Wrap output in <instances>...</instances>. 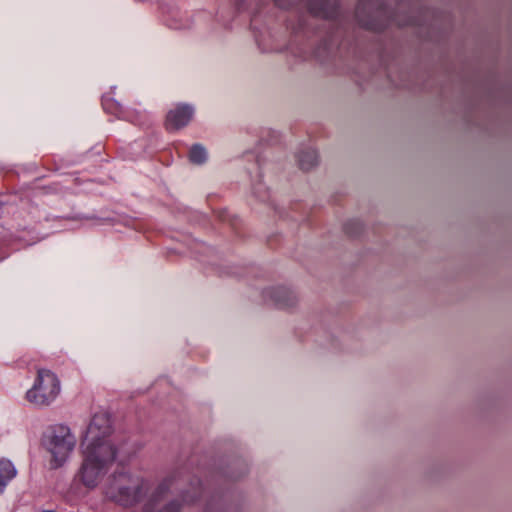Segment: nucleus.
<instances>
[{"label": "nucleus", "instance_id": "12", "mask_svg": "<svg viewBox=\"0 0 512 512\" xmlns=\"http://www.w3.org/2000/svg\"><path fill=\"white\" fill-rule=\"evenodd\" d=\"M298 163L302 170L308 171L318 164V155L315 150L303 151L298 156Z\"/></svg>", "mask_w": 512, "mask_h": 512}, {"label": "nucleus", "instance_id": "15", "mask_svg": "<svg viewBox=\"0 0 512 512\" xmlns=\"http://www.w3.org/2000/svg\"><path fill=\"white\" fill-rule=\"evenodd\" d=\"M198 495V491L196 489H194V492H193V496L190 497L189 499H186L184 498V502L185 503H190V502H193L195 500V497Z\"/></svg>", "mask_w": 512, "mask_h": 512}, {"label": "nucleus", "instance_id": "3", "mask_svg": "<svg viewBox=\"0 0 512 512\" xmlns=\"http://www.w3.org/2000/svg\"><path fill=\"white\" fill-rule=\"evenodd\" d=\"M148 482L139 475L127 471H116L104 488L107 499L124 507L140 502L147 494Z\"/></svg>", "mask_w": 512, "mask_h": 512}, {"label": "nucleus", "instance_id": "11", "mask_svg": "<svg viewBox=\"0 0 512 512\" xmlns=\"http://www.w3.org/2000/svg\"><path fill=\"white\" fill-rule=\"evenodd\" d=\"M16 468L11 461L0 459V493H2L7 484L16 476Z\"/></svg>", "mask_w": 512, "mask_h": 512}, {"label": "nucleus", "instance_id": "14", "mask_svg": "<svg viewBox=\"0 0 512 512\" xmlns=\"http://www.w3.org/2000/svg\"><path fill=\"white\" fill-rule=\"evenodd\" d=\"M159 512H179V510L176 504L174 502H171Z\"/></svg>", "mask_w": 512, "mask_h": 512}, {"label": "nucleus", "instance_id": "2", "mask_svg": "<svg viewBox=\"0 0 512 512\" xmlns=\"http://www.w3.org/2000/svg\"><path fill=\"white\" fill-rule=\"evenodd\" d=\"M81 448L117 452L120 455L135 454L133 447H128L126 442L113 437L111 416L107 412H98L92 416L81 442Z\"/></svg>", "mask_w": 512, "mask_h": 512}, {"label": "nucleus", "instance_id": "9", "mask_svg": "<svg viewBox=\"0 0 512 512\" xmlns=\"http://www.w3.org/2000/svg\"><path fill=\"white\" fill-rule=\"evenodd\" d=\"M338 6V0H311L309 9L312 14L322 18H332Z\"/></svg>", "mask_w": 512, "mask_h": 512}, {"label": "nucleus", "instance_id": "10", "mask_svg": "<svg viewBox=\"0 0 512 512\" xmlns=\"http://www.w3.org/2000/svg\"><path fill=\"white\" fill-rule=\"evenodd\" d=\"M181 480L180 472H173L165 477L161 483L157 486L153 493V499L159 500L170 490V488H178Z\"/></svg>", "mask_w": 512, "mask_h": 512}, {"label": "nucleus", "instance_id": "8", "mask_svg": "<svg viewBox=\"0 0 512 512\" xmlns=\"http://www.w3.org/2000/svg\"><path fill=\"white\" fill-rule=\"evenodd\" d=\"M267 295L277 307L282 309L292 308L298 302L296 295L284 287L272 288L267 291Z\"/></svg>", "mask_w": 512, "mask_h": 512}, {"label": "nucleus", "instance_id": "4", "mask_svg": "<svg viewBox=\"0 0 512 512\" xmlns=\"http://www.w3.org/2000/svg\"><path fill=\"white\" fill-rule=\"evenodd\" d=\"M43 445L51 455V468L57 469L68 460L73 452L76 446V437L68 426L56 424L51 426L45 435Z\"/></svg>", "mask_w": 512, "mask_h": 512}, {"label": "nucleus", "instance_id": "5", "mask_svg": "<svg viewBox=\"0 0 512 512\" xmlns=\"http://www.w3.org/2000/svg\"><path fill=\"white\" fill-rule=\"evenodd\" d=\"M60 390L57 375L49 369L38 368L35 382L26 392V399L35 406L45 407L58 397Z\"/></svg>", "mask_w": 512, "mask_h": 512}, {"label": "nucleus", "instance_id": "1", "mask_svg": "<svg viewBox=\"0 0 512 512\" xmlns=\"http://www.w3.org/2000/svg\"><path fill=\"white\" fill-rule=\"evenodd\" d=\"M82 463L78 470L77 477L88 489H94L102 481L115 461L120 464L128 462L133 454L110 451H100L89 448H81Z\"/></svg>", "mask_w": 512, "mask_h": 512}, {"label": "nucleus", "instance_id": "6", "mask_svg": "<svg viewBox=\"0 0 512 512\" xmlns=\"http://www.w3.org/2000/svg\"><path fill=\"white\" fill-rule=\"evenodd\" d=\"M194 110L191 106L180 104L167 113L165 127L168 131H177L191 121Z\"/></svg>", "mask_w": 512, "mask_h": 512}, {"label": "nucleus", "instance_id": "16", "mask_svg": "<svg viewBox=\"0 0 512 512\" xmlns=\"http://www.w3.org/2000/svg\"><path fill=\"white\" fill-rule=\"evenodd\" d=\"M276 3L279 5V6H282V7H287L284 3L281 2V0H275Z\"/></svg>", "mask_w": 512, "mask_h": 512}, {"label": "nucleus", "instance_id": "7", "mask_svg": "<svg viewBox=\"0 0 512 512\" xmlns=\"http://www.w3.org/2000/svg\"><path fill=\"white\" fill-rule=\"evenodd\" d=\"M381 12L379 0H360L356 8V16L359 23L371 30H379L382 26L368 19V17L370 15H378Z\"/></svg>", "mask_w": 512, "mask_h": 512}, {"label": "nucleus", "instance_id": "13", "mask_svg": "<svg viewBox=\"0 0 512 512\" xmlns=\"http://www.w3.org/2000/svg\"><path fill=\"white\" fill-rule=\"evenodd\" d=\"M189 159L192 163L201 165L207 160V151L200 144H194L189 151Z\"/></svg>", "mask_w": 512, "mask_h": 512}]
</instances>
